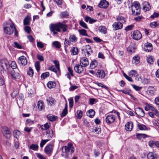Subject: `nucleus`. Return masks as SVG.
Masks as SVG:
<instances>
[{"label": "nucleus", "instance_id": "1", "mask_svg": "<svg viewBox=\"0 0 159 159\" xmlns=\"http://www.w3.org/2000/svg\"><path fill=\"white\" fill-rule=\"evenodd\" d=\"M67 27V25L61 22L51 24L49 25L50 30L54 35L57 34V32H61V29H62L63 32L66 31Z\"/></svg>", "mask_w": 159, "mask_h": 159}, {"label": "nucleus", "instance_id": "2", "mask_svg": "<svg viewBox=\"0 0 159 159\" xmlns=\"http://www.w3.org/2000/svg\"><path fill=\"white\" fill-rule=\"evenodd\" d=\"M140 4L137 2H134L131 6L132 14L135 15H138L140 14Z\"/></svg>", "mask_w": 159, "mask_h": 159}, {"label": "nucleus", "instance_id": "3", "mask_svg": "<svg viewBox=\"0 0 159 159\" xmlns=\"http://www.w3.org/2000/svg\"><path fill=\"white\" fill-rule=\"evenodd\" d=\"M62 150L63 153L68 154L70 152V153L72 154L74 152L75 148L72 144L68 143L67 146H63L62 148Z\"/></svg>", "mask_w": 159, "mask_h": 159}, {"label": "nucleus", "instance_id": "4", "mask_svg": "<svg viewBox=\"0 0 159 159\" xmlns=\"http://www.w3.org/2000/svg\"><path fill=\"white\" fill-rule=\"evenodd\" d=\"M8 25L9 27L5 26L4 27L3 30L5 34L10 35L13 33L14 30L15 29V26L13 23L8 24Z\"/></svg>", "mask_w": 159, "mask_h": 159}, {"label": "nucleus", "instance_id": "5", "mask_svg": "<svg viewBox=\"0 0 159 159\" xmlns=\"http://www.w3.org/2000/svg\"><path fill=\"white\" fill-rule=\"evenodd\" d=\"M0 63L2 71H3L5 69H7L9 67L10 63L6 59L1 60Z\"/></svg>", "mask_w": 159, "mask_h": 159}, {"label": "nucleus", "instance_id": "6", "mask_svg": "<svg viewBox=\"0 0 159 159\" xmlns=\"http://www.w3.org/2000/svg\"><path fill=\"white\" fill-rule=\"evenodd\" d=\"M116 119V117L113 115H109L106 118V121L108 124H111L113 123Z\"/></svg>", "mask_w": 159, "mask_h": 159}, {"label": "nucleus", "instance_id": "7", "mask_svg": "<svg viewBox=\"0 0 159 159\" xmlns=\"http://www.w3.org/2000/svg\"><path fill=\"white\" fill-rule=\"evenodd\" d=\"M136 114L139 117H142L144 116L145 113L143 110L140 107L136 108L135 109Z\"/></svg>", "mask_w": 159, "mask_h": 159}, {"label": "nucleus", "instance_id": "8", "mask_svg": "<svg viewBox=\"0 0 159 159\" xmlns=\"http://www.w3.org/2000/svg\"><path fill=\"white\" fill-rule=\"evenodd\" d=\"M80 64L84 67H86L89 64L88 59L85 57H82L80 60Z\"/></svg>", "mask_w": 159, "mask_h": 159}, {"label": "nucleus", "instance_id": "9", "mask_svg": "<svg viewBox=\"0 0 159 159\" xmlns=\"http://www.w3.org/2000/svg\"><path fill=\"white\" fill-rule=\"evenodd\" d=\"M132 36L133 39L138 40L141 38L142 34L139 31L136 30L134 32Z\"/></svg>", "mask_w": 159, "mask_h": 159}, {"label": "nucleus", "instance_id": "10", "mask_svg": "<svg viewBox=\"0 0 159 159\" xmlns=\"http://www.w3.org/2000/svg\"><path fill=\"white\" fill-rule=\"evenodd\" d=\"M2 132L3 135L7 138L9 137L10 132L8 128L7 127H3L2 128Z\"/></svg>", "mask_w": 159, "mask_h": 159}, {"label": "nucleus", "instance_id": "11", "mask_svg": "<svg viewBox=\"0 0 159 159\" xmlns=\"http://www.w3.org/2000/svg\"><path fill=\"white\" fill-rule=\"evenodd\" d=\"M18 61L19 63L23 65H26L27 63L26 57L23 56L20 57L18 58Z\"/></svg>", "mask_w": 159, "mask_h": 159}, {"label": "nucleus", "instance_id": "12", "mask_svg": "<svg viewBox=\"0 0 159 159\" xmlns=\"http://www.w3.org/2000/svg\"><path fill=\"white\" fill-rule=\"evenodd\" d=\"M53 146L51 144H49L46 146L44 149V151L47 154H50L51 153L53 150Z\"/></svg>", "mask_w": 159, "mask_h": 159}, {"label": "nucleus", "instance_id": "13", "mask_svg": "<svg viewBox=\"0 0 159 159\" xmlns=\"http://www.w3.org/2000/svg\"><path fill=\"white\" fill-rule=\"evenodd\" d=\"M17 69L12 70L11 71V74L13 79H19L20 76V74L16 71Z\"/></svg>", "mask_w": 159, "mask_h": 159}, {"label": "nucleus", "instance_id": "14", "mask_svg": "<svg viewBox=\"0 0 159 159\" xmlns=\"http://www.w3.org/2000/svg\"><path fill=\"white\" fill-rule=\"evenodd\" d=\"M83 67L80 64H77L75 65L74 68L76 73L80 74L84 70Z\"/></svg>", "mask_w": 159, "mask_h": 159}, {"label": "nucleus", "instance_id": "15", "mask_svg": "<svg viewBox=\"0 0 159 159\" xmlns=\"http://www.w3.org/2000/svg\"><path fill=\"white\" fill-rule=\"evenodd\" d=\"M55 136V132L52 130H47L46 132V137L50 140L52 137Z\"/></svg>", "mask_w": 159, "mask_h": 159}, {"label": "nucleus", "instance_id": "16", "mask_svg": "<svg viewBox=\"0 0 159 159\" xmlns=\"http://www.w3.org/2000/svg\"><path fill=\"white\" fill-rule=\"evenodd\" d=\"M112 27L115 30H116L122 28L123 27V24L120 22H115L113 24Z\"/></svg>", "mask_w": 159, "mask_h": 159}, {"label": "nucleus", "instance_id": "17", "mask_svg": "<svg viewBox=\"0 0 159 159\" xmlns=\"http://www.w3.org/2000/svg\"><path fill=\"white\" fill-rule=\"evenodd\" d=\"M109 5V3L106 0L102 1L99 4V7L101 8H107Z\"/></svg>", "mask_w": 159, "mask_h": 159}, {"label": "nucleus", "instance_id": "18", "mask_svg": "<svg viewBox=\"0 0 159 159\" xmlns=\"http://www.w3.org/2000/svg\"><path fill=\"white\" fill-rule=\"evenodd\" d=\"M133 124L132 122H128L125 125V129L128 131H131L133 129Z\"/></svg>", "mask_w": 159, "mask_h": 159}, {"label": "nucleus", "instance_id": "19", "mask_svg": "<svg viewBox=\"0 0 159 159\" xmlns=\"http://www.w3.org/2000/svg\"><path fill=\"white\" fill-rule=\"evenodd\" d=\"M148 159H157V156L156 153L154 152H149L147 156Z\"/></svg>", "mask_w": 159, "mask_h": 159}, {"label": "nucleus", "instance_id": "20", "mask_svg": "<svg viewBox=\"0 0 159 159\" xmlns=\"http://www.w3.org/2000/svg\"><path fill=\"white\" fill-rule=\"evenodd\" d=\"M144 49L146 52H150L152 49V44L150 43H147L145 44Z\"/></svg>", "mask_w": 159, "mask_h": 159}, {"label": "nucleus", "instance_id": "21", "mask_svg": "<svg viewBox=\"0 0 159 159\" xmlns=\"http://www.w3.org/2000/svg\"><path fill=\"white\" fill-rule=\"evenodd\" d=\"M49 70H51L53 72H55L58 75L60 74V69H58L57 67H55L54 66L52 65L49 67L48 68Z\"/></svg>", "mask_w": 159, "mask_h": 159}, {"label": "nucleus", "instance_id": "22", "mask_svg": "<svg viewBox=\"0 0 159 159\" xmlns=\"http://www.w3.org/2000/svg\"><path fill=\"white\" fill-rule=\"evenodd\" d=\"M97 77H98L101 79H102L105 77V73L104 70H99L97 71Z\"/></svg>", "mask_w": 159, "mask_h": 159}, {"label": "nucleus", "instance_id": "23", "mask_svg": "<svg viewBox=\"0 0 159 159\" xmlns=\"http://www.w3.org/2000/svg\"><path fill=\"white\" fill-rule=\"evenodd\" d=\"M148 144L152 148L159 147V142L157 141H150L149 142Z\"/></svg>", "mask_w": 159, "mask_h": 159}, {"label": "nucleus", "instance_id": "24", "mask_svg": "<svg viewBox=\"0 0 159 159\" xmlns=\"http://www.w3.org/2000/svg\"><path fill=\"white\" fill-rule=\"evenodd\" d=\"M47 116L48 120L51 121H55L57 119V116L52 114H48Z\"/></svg>", "mask_w": 159, "mask_h": 159}, {"label": "nucleus", "instance_id": "25", "mask_svg": "<svg viewBox=\"0 0 159 159\" xmlns=\"http://www.w3.org/2000/svg\"><path fill=\"white\" fill-rule=\"evenodd\" d=\"M143 9L145 11H148L150 9V6L149 3L147 2H143Z\"/></svg>", "mask_w": 159, "mask_h": 159}, {"label": "nucleus", "instance_id": "26", "mask_svg": "<svg viewBox=\"0 0 159 159\" xmlns=\"http://www.w3.org/2000/svg\"><path fill=\"white\" fill-rule=\"evenodd\" d=\"M85 50L88 56L91 55L93 52V51L91 47L89 45H87L86 46Z\"/></svg>", "mask_w": 159, "mask_h": 159}, {"label": "nucleus", "instance_id": "27", "mask_svg": "<svg viewBox=\"0 0 159 159\" xmlns=\"http://www.w3.org/2000/svg\"><path fill=\"white\" fill-rule=\"evenodd\" d=\"M38 107L39 110L41 111L44 108V103L42 101H39L38 102Z\"/></svg>", "mask_w": 159, "mask_h": 159}, {"label": "nucleus", "instance_id": "28", "mask_svg": "<svg viewBox=\"0 0 159 159\" xmlns=\"http://www.w3.org/2000/svg\"><path fill=\"white\" fill-rule=\"evenodd\" d=\"M13 134L15 137L18 139L21 135V133L18 130H15L13 131Z\"/></svg>", "mask_w": 159, "mask_h": 159}, {"label": "nucleus", "instance_id": "29", "mask_svg": "<svg viewBox=\"0 0 159 159\" xmlns=\"http://www.w3.org/2000/svg\"><path fill=\"white\" fill-rule=\"evenodd\" d=\"M87 116L90 118H93L95 115V112L93 110L90 109L87 112Z\"/></svg>", "mask_w": 159, "mask_h": 159}, {"label": "nucleus", "instance_id": "30", "mask_svg": "<svg viewBox=\"0 0 159 159\" xmlns=\"http://www.w3.org/2000/svg\"><path fill=\"white\" fill-rule=\"evenodd\" d=\"M47 86L50 89L56 87V83L54 82L49 81L48 83Z\"/></svg>", "mask_w": 159, "mask_h": 159}, {"label": "nucleus", "instance_id": "31", "mask_svg": "<svg viewBox=\"0 0 159 159\" xmlns=\"http://www.w3.org/2000/svg\"><path fill=\"white\" fill-rule=\"evenodd\" d=\"M51 126V124L50 123H46L44 124L43 125L41 126V129L42 130H47Z\"/></svg>", "mask_w": 159, "mask_h": 159}, {"label": "nucleus", "instance_id": "32", "mask_svg": "<svg viewBox=\"0 0 159 159\" xmlns=\"http://www.w3.org/2000/svg\"><path fill=\"white\" fill-rule=\"evenodd\" d=\"M98 65L97 61L95 60L92 61L90 63V67L92 69L95 68Z\"/></svg>", "mask_w": 159, "mask_h": 159}, {"label": "nucleus", "instance_id": "33", "mask_svg": "<svg viewBox=\"0 0 159 159\" xmlns=\"http://www.w3.org/2000/svg\"><path fill=\"white\" fill-rule=\"evenodd\" d=\"M148 91L149 94L152 95L155 92V89L153 87L149 86L148 88Z\"/></svg>", "mask_w": 159, "mask_h": 159}, {"label": "nucleus", "instance_id": "34", "mask_svg": "<svg viewBox=\"0 0 159 159\" xmlns=\"http://www.w3.org/2000/svg\"><path fill=\"white\" fill-rule=\"evenodd\" d=\"M71 52L73 55H77L78 53V49L77 47H73L71 50Z\"/></svg>", "mask_w": 159, "mask_h": 159}, {"label": "nucleus", "instance_id": "35", "mask_svg": "<svg viewBox=\"0 0 159 159\" xmlns=\"http://www.w3.org/2000/svg\"><path fill=\"white\" fill-rule=\"evenodd\" d=\"M52 46L55 47L57 48H60L61 47V44L60 42L58 41H55L52 43Z\"/></svg>", "mask_w": 159, "mask_h": 159}, {"label": "nucleus", "instance_id": "36", "mask_svg": "<svg viewBox=\"0 0 159 159\" xmlns=\"http://www.w3.org/2000/svg\"><path fill=\"white\" fill-rule=\"evenodd\" d=\"M30 20L31 18L29 16H27L25 18L23 21L24 25H29Z\"/></svg>", "mask_w": 159, "mask_h": 159}, {"label": "nucleus", "instance_id": "37", "mask_svg": "<svg viewBox=\"0 0 159 159\" xmlns=\"http://www.w3.org/2000/svg\"><path fill=\"white\" fill-rule=\"evenodd\" d=\"M69 39L71 42H72L75 43L77 41V38L74 34L70 35L69 37Z\"/></svg>", "mask_w": 159, "mask_h": 159}, {"label": "nucleus", "instance_id": "38", "mask_svg": "<svg viewBox=\"0 0 159 159\" xmlns=\"http://www.w3.org/2000/svg\"><path fill=\"white\" fill-rule=\"evenodd\" d=\"M138 127L139 129L140 130H145L147 129V128L143 124H138Z\"/></svg>", "mask_w": 159, "mask_h": 159}, {"label": "nucleus", "instance_id": "39", "mask_svg": "<svg viewBox=\"0 0 159 159\" xmlns=\"http://www.w3.org/2000/svg\"><path fill=\"white\" fill-rule=\"evenodd\" d=\"M99 31L101 33L105 34L107 33V29L105 27L100 26L98 28Z\"/></svg>", "mask_w": 159, "mask_h": 159}, {"label": "nucleus", "instance_id": "40", "mask_svg": "<svg viewBox=\"0 0 159 159\" xmlns=\"http://www.w3.org/2000/svg\"><path fill=\"white\" fill-rule=\"evenodd\" d=\"M132 61L134 63L136 64H138L139 62V57L138 56H135L133 58Z\"/></svg>", "mask_w": 159, "mask_h": 159}, {"label": "nucleus", "instance_id": "41", "mask_svg": "<svg viewBox=\"0 0 159 159\" xmlns=\"http://www.w3.org/2000/svg\"><path fill=\"white\" fill-rule=\"evenodd\" d=\"M128 75L131 77H135L137 75V72L135 70H132L129 73Z\"/></svg>", "mask_w": 159, "mask_h": 159}, {"label": "nucleus", "instance_id": "42", "mask_svg": "<svg viewBox=\"0 0 159 159\" xmlns=\"http://www.w3.org/2000/svg\"><path fill=\"white\" fill-rule=\"evenodd\" d=\"M47 101L48 102H49V103L51 106H52L53 104H54L55 102L54 99L52 98H48L47 99Z\"/></svg>", "mask_w": 159, "mask_h": 159}, {"label": "nucleus", "instance_id": "43", "mask_svg": "<svg viewBox=\"0 0 159 159\" xmlns=\"http://www.w3.org/2000/svg\"><path fill=\"white\" fill-rule=\"evenodd\" d=\"M159 25V22L154 21L151 22L150 24V26L152 28H155Z\"/></svg>", "mask_w": 159, "mask_h": 159}, {"label": "nucleus", "instance_id": "44", "mask_svg": "<svg viewBox=\"0 0 159 159\" xmlns=\"http://www.w3.org/2000/svg\"><path fill=\"white\" fill-rule=\"evenodd\" d=\"M39 146L37 144H32L30 147V148L34 151L37 150Z\"/></svg>", "mask_w": 159, "mask_h": 159}, {"label": "nucleus", "instance_id": "45", "mask_svg": "<svg viewBox=\"0 0 159 159\" xmlns=\"http://www.w3.org/2000/svg\"><path fill=\"white\" fill-rule=\"evenodd\" d=\"M49 73L48 72H46L43 73L41 75V77L43 79H45L46 77L49 76Z\"/></svg>", "mask_w": 159, "mask_h": 159}, {"label": "nucleus", "instance_id": "46", "mask_svg": "<svg viewBox=\"0 0 159 159\" xmlns=\"http://www.w3.org/2000/svg\"><path fill=\"white\" fill-rule=\"evenodd\" d=\"M9 67H11L12 69H15L16 67V62L14 61H11L10 62Z\"/></svg>", "mask_w": 159, "mask_h": 159}, {"label": "nucleus", "instance_id": "47", "mask_svg": "<svg viewBox=\"0 0 159 159\" xmlns=\"http://www.w3.org/2000/svg\"><path fill=\"white\" fill-rule=\"evenodd\" d=\"M79 31L80 34L84 36H88V35L86 33V31L85 30L83 29L81 30H79Z\"/></svg>", "mask_w": 159, "mask_h": 159}, {"label": "nucleus", "instance_id": "48", "mask_svg": "<svg viewBox=\"0 0 159 159\" xmlns=\"http://www.w3.org/2000/svg\"><path fill=\"white\" fill-rule=\"evenodd\" d=\"M147 136V135L145 134H136L137 137L139 139H141L142 138H144Z\"/></svg>", "mask_w": 159, "mask_h": 159}, {"label": "nucleus", "instance_id": "49", "mask_svg": "<svg viewBox=\"0 0 159 159\" xmlns=\"http://www.w3.org/2000/svg\"><path fill=\"white\" fill-rule=\"evenodd\" d=\"M67 107H66L62 111L61 117H63L65 116L67 114Z\"/></svg>", "mask_w": 159, "mask_h": 159}, {"label": "nucleus", "instance_id": "50", "mask_svg": "<svg viewBox=\"0 0 159 159\" xmlns=\"http://www.w3.org/2000/svg\"><path fill=\"white\" fill-rule=\"evenodd\" d=\"M120 91L122 93L125 94H128L129 95L130 93L131 92V90L129 89H125L123 90H121Z\"/></svg>", "mask_w": 159, "mask_h": 159}, {"label": "nucleus", "instance_id": "51", "mask_svg": "<svg viewBox=\"0 0 159 159\" xmlns=\"http://www.w3.org/2000/svg\"><path fill=\"white\" fill-rule=\"evenodd\" d=\"M34 123V120H32L29 119H28L26 120V123L29 125L33 124Z\"/></svg>", "mask_w": 159, "mask_h": 159}, {"label": "nucleus", "instance_id": "52", "mask_svg": "<svg viewBox=\"0 0 159 159\" xmlns=\"http://www.w3.org/2000/svg\"><path fill=\"white\" fill-rule=\"evenodd\" d=\"M135 48L134 47L129 46L127 48L128 51L130 53H133L135 51Z\"/></svg>", "mask_w": 159, "mask_h": 159}, {"label": "nucleus", "instance_id": "53", "mask_svg": "<svg viewBox=\"0 0 159 159\" xmlns=\"http://www.w3.org/2000/svg\"><path fill=\"white\" fill-rule=\"evenodd\" d=\"M77 113V116L78 118L79 119H80L82 116V115H83L82 111H80V110L79 111H78Z\"/></svg>", "mask_w": 159, "mask_h": 159}, {"label": "nucleus", "instance_id": "54", "mask_svg": "<svg viewBox=\"0 0 159 159\" xmlns=\"http://www.w3.org/2000/svg\"><path fill=\"white\" fill-rule=\"evenodd\" d=\"M49 140V139H45L42 140L40 143V147L41 148H42L43 146Z\"/></svg>", "mask_w": 159, "mask_h": 159}, {"label": "nucleus", "instance_id": "55", "mask_svg": "<svg viewBox=\"0 0 159 159\" xmlns=\"http://www.w3.org/2000/svg\"><path fill=\"white\" fill-rule=\"evenodd\" d=\"M35 67L36 70L38 72L40 70V63L39 61H37L35 62Z\"/></svg>", "mask_w": 159, "mask_h": 159}, {"label": "nucleus", "instance_id": "56", "mask_svg": "<svg viewBox=\"0 0 159 159\" xmlns=\"http://www.w3.org/2000/svg\"><path fill=\"white\" fill-rule=\"evenodd\" d=\"M148 62L149 64H152L153 62V59L152 56L149 57L147 59Z\"/></svg>", "mask_w": 159, "mask_h": 159}, {"label": "nucleus", "instance_id": "57", "mask_svg": "<svg viewBox=\"0 0 159 159\" xmlns=\"http://www.w3.org/2000/svg\"><path fill=\"white\" fill-rule=\"evenodd\" d=\"M30 76H32L34 74V71L31 67L29 68V70L27 73Z\"/></svg>", "mask_w": 159, "mask_h": 159}, {"label": "nucleus", "instance_id": "58", "mask_svg": "<svg viewBox=\"0 0 159 159\" xmlns=\"http://www.w3.org/2000/svg\"><path fill=\"white\" fill-rule=\"evenodd\" d=\"M80 24L85 29L88 28V27H87V25L83 21H82V20L80 22Z\"/></svg>", "mask_w": 159, "mask_h": 159}, {"label": "nucleus", "instance_id": "59", "mask_svg": "<svg viewBox=\"0 0 159 159\" xmlns=\"http://www.w3.org/2000/svg\"><path fill=\"white\" fill-rule=\"evenodd\" d=\"M131 86L136 91H140L142 88V87L137 86L134 84H131Z\"/></svg>", "mask_w": 159, "mask_h": 159}, {"label": "nucleus", "instance_id": "60", "mask_svg": "<svg viewBox=\"0 0 159 159\" xmlns=\"http://www.w3.org/2000/svg\"><path fill=\"white\" fill-rule=\"evenodd\" d=\"M24 30L25 32L28 34H29L30 33L31 29L30 26H25L24 28Z\"/></svg>", "mask_w": 159, "mask_h": 159}, {"label": "nucleus", "instance_id": "61", "mask_svg": "<svg viewBox=\"0 0 159 159\" xmlns=\"http://www.w3.org/2000/svg\"><path fill=\"white\" fill-rule=\"evenodd\" d=\"M152 104L150 105L149 104L146 103L145 104V106L144 107V109L146 111H148L150 109L151 107Z\"/></svg>", "mask_w": 159, "mask_h": 159}, {"label": "nucleus", "instance_id": "62", "mask_svg": "<svg viewBox=\"0 0 159 159\" xmlns=\"http://www.w3.org/2000/svg\"><path fill=\"white\" fill-rule=\"evenodd\" d=\"M143 18H144L142 16H140L135 17L134 20L137 21L139 22Z\"/></svg>", "mask_w": 159, "mask_h": 159}, {"label": "nucleus", "instance_id": "63", "mask_svg": "<svg viewBox=\"0 0 159 159\" xmlns=\"http://www.w3.org/2000/svg\"><path fill=\"white\" fill-rule=\"evenodd\" d=\"M37 46L40 48H42L44 47L43 43L41 42H37Z\"/></svg>", "mask_w": 159, "mask_h": 159}, {"label": "nucleus", "instance_id": "64", "mask_svg": "<svg viewBox=\"0 0 159 159\" xmlns=\"http://www.w3.org/2000/svg\"><path fill=\"white\" fill-rule=\"evenodd\" d=\"M37 157L39 159H46V158L43 155L39 153L37 154Z\"/></svg>", "mask_w": 159, "mask_h": 159}]
</instances>
